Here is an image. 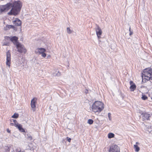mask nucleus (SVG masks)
<instances>
[{
	"instance_id": "6",
	"label": "nucleus",
	"mask_w": 152,
	"mask_h": 152,
	"mask_svg": "<svg viewBox=\"0 0 152 152\" xmlns=\"http://www.w3.org/2000/svg\"><path fill=\"white\" fill-rule=\"evenodd\" d=\"M11 53L10 50H8L6 53V64L7 66L9 67L10 66L11 62Z\"/></svg>"
},
{
	"instance_id": "7",
	"label": "nucleus",
	"mask_w": 152,
	"mask_h": 152,
	"mask_svg": "<svg viewBox=\"0 0 152 152\" xmlns=\"http://www.w3.org/2000/svg\"><path fill=\"white\" fill-rule=\"evenodd\" d=\"M110 152H120V148L116 145L111 146L109 150Z\"/></svg>"
},
{
	"instance_id": "35",
	"label": "nucleus",
	"mask_w": 152,
	"mask_h": 152,
	"mask_svg": "<svg viewBox=\"0 0 152 152\" xmlns=\"http://www.w3.org/2000/svg\"><path fill=\"white\" fill-rule=\"evenodd\" d=\"M131 31V28H130V27L129 28V32H130V31Z\"/></svg>"
},
{
	"instance_id": "23",
	"label": "nucleus",
	"mask_w": 152,
	"mask_h": 152,
	"mask_svg": "<svg viewBox=\"0 0 152 152\" xmlns=\"http://www.w3.org/2000/svg\"><path fill=\"white\" fill-rule=\"evenodd\" d=\"M111 114L110 113H108V117L109 120L110 121H111Z\"/></svg>"
},
{
	"instance_id": "12",
	"label": "nucleus",
	"mask_w": 152,
	"mask_h": 152,
	"mask_svg": "<svg viewBox=\"0 0 152 152\" xmlns=\"http://www.w3.org/2000/svg\"><path fill=\"white\" fill-rule=\"evenodd\" d=\"M13 24L16 26H20L21 25V21L18 18H16L15 20L13 21Z\"/></svg>"
},
{
	"instance_id": "10",
	"label": "nucleus",
	"mask_w": 152,
	"mask_h": 152,
	"mask_svg": "<svg viewBox=\"0 0 152 152\" xmlns=\"http://www.w3.org/2000/svg\"><path fill=\"white\" fill-rule=\"evenodd\" d=\"M46 51L45 49L42 48H38L35 51V53L37 54H40Z\"/></svg>"
},
{
	"instance_id": "16",
	"label": "nucleus",
	"mask_w": 152,
	"mask_h": 152,
	"mask_svg": "<svg viewBox=\"0 0 152 152\" xmlns=\"http://www.w3.org/2000/svg\"><path fill=\"white\" fill-rule=\"evenodd\" d=\"M114 134L112 133H110L108 134V138H111L114 137Z\"/></svg>"
},
{
	"instance_id": "30",
	"label": "nucleus",
	"mask_w": 152,
	"mask_h": 152,
	"mask_svg": "<svg viewBox=\"0 0 152 152\" xmlns=\"http://www.w3.org/2000/svg\"><path fill=\"white\" fill-rule=\"evenodd\" d=\"M10 125L11 126H15V124L14 123H11L10 124Z\"/></svg>"
},
{
	"instance_id": "14",
	"label": "nucleus",
	"mask_w": 152,
	"mask_h": 152,
	"mask_svg": "<svg viewBox=\"0 0 152 152\" xmlns=\"http://www.w3.org/2000/svg\"><path fill=\"white\" fill-rule=\"evenodd\" d=\"M15 126L21 132H25L24 129L23 128L22 125L18 123V124H16Z\"/></svg>"
},
{
	"instance_id": "8",
	"label": "nucleus",
	"mask_w": 152,
	"mask_h": 152,
	"mask_svg": "<svg viewBox=\"0 0 152 152\" xmlns=\"http://www.w3.org/2000/svg\"><path fill=\"white\" fill-rule=\"evenodd\" d=\"M96 35L98 38L99 39L100 38V36L102 34V31L100 27L97 25H96V28H95Z\"/></svg>"
},
{
	"instance_id": "25",
	"label": "nucleus",
	"mask_w": 152,
	"mask_h": 152,
	"mask_svg": "<svg viewBox=\"0 0 152 152\" xmlns=\"http://www.w3.org/2000/svg\"><path fill=\"white\" fill-rule=\"evenodd\" d=\"M13 122H14V124H15V126L16 125V124H17L18 123L16 120H13Z\"/></svg>"
},
{
	"instance_id": "22",
	"label": "nucleus",
	"mask_w": 152,
	"mask_h": 152,
	"mask_svg": "<svg viewBox=\"0 0 152 152\" xmlns=\"http://www.w3.org/2000/svg\"><path fill=\"white\" fill-rule=\"evenodd\" d=\"M67 32L69 34H70L72 32V31L71 30L70 28L69 27H67Z\"/></svg>"
},
{
	"instance_id": "5",
	"label": "nucleus",
	"mask_w": 152,
	"mask_h": 152,
	"mask_svg": "<svg viewBox=\"0 0 152 152\" xmlns=\"http://www.w3.org/2000/svg\"><path fill=\"white\" fill-rule=\"evenodd\" d=\"M7 40H10L15 45H16L17 44L19 43L18 42V38L16 36H13L12 37H6Z\"/></svg>"
},
{
	"instance_id": "13",
	"label": "nucleus",
	"mask_w": 152,
	"mask_h": 152,
	"mask_svg": "<svg viewBox=\"0 0 152 152\" xmlns=\"http://www.w3.org/2000/svg\"><path fill=\"white\" fill-rule=\"evenodd\" d=\"M130 84L131 85L130 87V89L131 91H133L136 88V86L133 83V82L132 81H130L129 82Z\"/></svg>"
},
{
	"instance_id": "27",
	"label": "nucleus",
	"mask_w": 152,
	"mask_h": 152,
	"mask_svg": "<svg viewBox=\"0 0 152 152\" xmlns=\"http://www.w3.org/2000/svg\"><path fill=\"white\" fill-rule=\"evenodd\" d=\"M61 75V73L59 72H58L56 74V75L58 76H60Z\"/></svg>"
},
{
	"instance_id": "2",
	"label": "nucleus",
	"mask_w": 152,
	"mask_h": 152,
	"mask_svg": "<svg viewBox=\"0 0 152 152\" xmlns=\"http://www.w3.org/2000/svg\"><path fill=\"white\" fill-rule=\"evenodd\" d=\"M104 108L103 103L99 101L95 102L91 107L92 111L95 113L101 112Z\"/></svg>"
},
{
	"instance_id": "21",
	"label": "nucleus",
	"mask_w": 152,
	"mask_h": 152,
	"mask_svg": "<svg viewBox=\"0 0 152 152\" xmlns=\"http://www.w3.org/2000/svg\"><path fill=\"white\" fill-rule=\"evenodd\" d=\"M94 122L93 121L92 119H89L88 121V123L90 124H92Z\"/></svg>"
},
{
	"instance_id": "33",
	"label": "nucleus",
	"mask_w": 152,
	"mask_h": 152,
	"mask_svg": "<svg viewBox=\"0 0 152 152\" xmlns=\"http://www.w3.org/2000/svg\"><path fill=\"white\" fill-rule=\"evenodd\" d=\"M136 144L137 145V144H139V143L138 142H136Z\"/></svg>"
},
{
	"instance_id": "24",
	"label": "nucleus",
	"mask_w": 152,
	"mask_h": 152,
	"mask_svg": "<svg viewBox=\"0 0 152 152\" xmlns=\"http://www.w3.org/2000/svg\"><path fill=\"white\" fill-rule=\"evenodd\" d=\"M42 55V56L44 57H45L46 56V54L44 52H43L41 54Z\"/></svg>"
},
{
	"instance_id": "36",
	"label": "nucleus",
	"mask_w": 152,
	"mask_h": 152,
	"mask_svg": "<svg viewBox=\"0 0 152 152\" xmlns=\"http://www.w3.org/2000/svg\"><path fill=\"white\" fill-rule=\"evenodd\" d=\"M107 1H110V0H107Z\"/></svg>"
},
{
	"instance_id": "34",
	"label": "nucleus",
	"mask_w": 152,
	"mask_h": 152,
	"mask_svg": "<svg viewBox=\"0 0 152 152\" xmlns=\"http://www.w3.org/2000/svg\"><path fill=\"white\" fill-rule=\"evenodd\" d=\"M142 81L143 82H144V80L143 79V76H142Z\"/></svg>"
},
{
	"instance_id": "1",
	"label": "nucleus",
	"mask_w": 152,
	"mask_h": 152,
	"mask_svg": "<svg viewBox=\"0 0 152 152\" xmlns=\"http://www.w3.org/2000/svg\"><path fill=\"white\" fill-rule=\"evenodd\" d=\"M22 6V3L20 1H15L13 3L9 2L4 5H0V14L3 12L7 11L12 8L7 14L15 16L19 14Z\"/></svg>"
},
{
	"instance_id": "18",
	"label": "nucleus",
	"mask_w": 152,
	"mask_h": 152,
	"mask_svg": "<svg viewBox=\"0 0 152 152\" xmlns=\"http://www.w3.org/2000/svg\"><path fill=\"white\" fill-rule=\"evenodd\" d=\"M18 116L19 115L18 113H15L14 115L12 116V118H18Z\"/></svg>"
},
{
	"instance_id": "28",
	"label": "nucleus",
	"mask_w": 152,
	"mask_h": 152,
	"mask_svg": "<svg viewBox=\"0 0 152 152\" xmlns=\"http://www.w3.org/2000/svg\"><path fill=\"white\" fill-rule=\"evenodd\" d=\"M67 140L69 142H70L71 140V139L69 137H67Z\"/></svg>"
},
{
	"instance_id": "19",
	"label": "nucleus",
	"mask_w": 152,
	"mask_h": 152,
	"mask_svg": "<svg viewBox=\"0 0 152 152\" xmlns=\"http://www.w3.org/2000/svg\"><path fill=\"white\" fill-rule=\"evenodd\" d=\"M27 136V139L28 140H31L32 139V137L30 134H28Z\"/></svg>"
},
{
	"instance_id": "15",
	"label": "nucleus",
	"mask_w": 152,
	"mask_h": 152,
	"mask_svg": "<svg viewBox=\"0 0 152 152\" xmlns=\"http://www.w3.org/2000/svg\"><path fill=\"white\" fill-rule=\"evenodd\" d=\"M134 148L135 149V151L136 152H138L140 150V148L137 145H134Z\"/></svg>"
},
{
	"instance_id": "3",
	"label": "nucleus",
	"mask_w": 152,
	"mask_h": 152,
	"mask_svg": "<svg viewBox=\"0 0 152 152\" xmlns=\"http://www.w3.org/2000/svg\"><path fill=\"white\" fill-rule=\"evenodd\" d=\"M143 75L145 77V79L147 81L149 80H152V69L151 68H148L144 70Z\"/></svg>"
},
{
	"instance_id": "31",
	"label": "nucleus",
	"mask_w": 152,
	"mask_h": 152,
	"mask_svg": "<svg viewBox=\"0 0 152 152\" xmlns=\"http://www.w3.org/2000/svg\"><path fill=\"white\" fill-rule=\"evenodd\" d=\"M133 31H130V33H129V35H131L132 34H133Z\"/></svg>"
},
{
	"instance_id": "26",
	"label": "nucleus",
	"mask_w": 152,
	"mask_h": 152,
	"mask_svg": "<svg viewBox=\"0 0 152 152\" xmlns=\"http://www.w3.org/2000/svg\"><path fill=\"white\" fill-rule=\"evenodd\" d=\"M9 44L8 42H4V43L3 45L9 46Z\"/></svg>"
},
{
	"instance_id": "9",
	"label": "nucleus",
	"mask_w": 152,
	"mask_h": 152,
	"mask_svg": "<svg viewBox=\"0 0 152 152\" xmlns=\"http://www.w3.org/2000/svg\"><path fill=\"white\" fill-rule=\"evenodd\" d=\"M36 101L37 99L36 98H34L31 100V107L33 108V110L34 111H35Z\"/></svg>"
},
{
	"instance_id": "17",
	"label": "nucleus",
	"mask_w": 152,
	"mask_h": 152,
	"mask_svg": "<svg viewBox=\"0 0 152 152\" xmlns=\"http://www.w3.org/2000/svg\"><path fill=\"white\" fill-rule=\"evenodd\" d=\"M6 27L8 29L12 28L14 30H15V27L14 26L12 25H7Z\"/></svg>"
},
{
	"instance_id": "29",
	"label": "nucleus",
	"mask_w": 152,
	"mask_h": 152,
	"mask_svg": "<svg viewBox=\"0 0 152 152\" xmlns=\"http://www.w3.org/2000/svg\"><path fill=\"white\" fill-rule=\"evenodd\" d=\"M7 132L9 133H10V131L9 129H7Z\"/></svg>"
},
{
	"instance_id": "11",
	"label": "nucleus",
	"mask_w": 152,
	"mask_h": 152,
	"mask_svg": "<svg viewBox=\"0 0 152 152\" xmlns=\"http://www.w3.org/2000/svg\"><path fill=\"white\" fill-rule=\"evenodd\" d=\"M142 115L143 121L148 120L149 119V118L151 117L150 114L147 113H142Z\"/></svg>"
},
{
	"instance_id": "20",
	"label": "nucleus",
	"mask_w": 152,
	"mask_h": 152,
	"mask_svg": "<svg viewBox=\"0 0 152 152\" xmlns=\"http://www.w3.org/2000/svg\"><path fill=\"white\" fill-rule=\"evenodd\" d=\"M141 98L142 100H146L147 99L148 97L145 95H142V96L141 97Z\"/></svg>"
},
{
	"instance_id": "4",
	"label": "nucleus",
	"mask_w": 152,
	"mask_h": 152,
	"mask_svg": "<svg viewBox=\"0 0 152 152\" xmlns=\"http://www.w3.org/2000/svg\"><path fill=\"white\" fill-rule=\"evenodd\" d=\"M16 46V48L18 49V51L20 53H26V50L23 45L19 43L17 44Z\"/></svg>"
},
{
	"instance_id": "32",
	"label": "nucleus",
	"mask_w": 152,
	"mask_h": 152,
	"mask_svg": "<svg viewBox=\"0 0 152 152\" xmlns=\"http://www.w3.org/2000/svg\"><path fill=\"white\" fill-rule=\"evenodd\" d=\"M88 90L86 89V91H85V93L87 94L88 93Z\"/></svg>"
}]
</instances>
